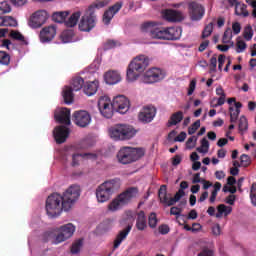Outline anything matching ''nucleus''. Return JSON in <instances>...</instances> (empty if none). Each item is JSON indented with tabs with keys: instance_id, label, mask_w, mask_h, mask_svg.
Wrapping results in <instances>:
<instances>
[{
	"instance_id": "obj_27",
	"label": "nucleus",
	"mask_w": 256,
	"mask_h": 256,
	"mask_svg": "<svg viewBox=\"0 0 256 256\" xmlns=\"http://www.w3.org/2000/svg\"><path fill=\"white\" fill-rule=\"evenodd\" d=\"M183 111H177L170 116L168 120V127H173V125H179L183 121Z\"/></svg>"
},
{
	"instance_id": "obj_14",
	"label": "nucleus",
	"mask_w": 256,
	"mask_h": 256,
	"mask_svg": "<svg viewBox=\"0 0 256 256\" xmlns=\"http://www.w3.org/2000/svg\"><path fill=\"white\" fill-rule=\"evenodd\" d=\"M72 121L78 127H88V125L91 123V114L85 110L75 111L72 115Z\"/></svg>"
},
{
	"instance_id": "obj_1",
	"label": "nucleus",
	"mask_w": 256,
	"mask_h": 256,
	"mask_svg": "<svg viewBox=\"0 0 256 256\" xmlns=\"http://www.w3.org/2000/svg\"><path fill=\"white\" fill-rule=\"evenodd\" d=\"M81 196L79 185H71L63 195L53 193L46 200V213L49 217H59L63 211H69L73 203Z\"/></svg>"
},
{
	"instance_id": "obj_58",
	"label": "nucleus",
	"mask_w": 256,
	"mask_h": 256,
	"mask_svg": "<svg viewBox=\"0 0 256 256\" xmlns=\"http://www.w3.org/2000/svg\"><path fill=\"white\" fill-rule=\"evenodd\" d=\"M170 229L169 226L166 224H163L161 226H159V233H161V235H167V233H169Z\"/></svg>"
},
{
	"instance_id": "obj_51",
	"label": "nucleus",
	"mask_w": 256,
	"mask_h": 256,
	"mask_svg": "<svg viewBox=\"0 0 256 256\" xmlns=\"http://www.w3.org/2000/svg\"><path fill=\"white\" fill-rule=\"evenodd\" d=\"M184 229H185L186 231H193V232L199 231V229H201V224H199V223H194V224L192 225V227L189 226V225H185V226H184Z\"/></svg>"
},
{
	"instance_id": "obj_32",
	"label": "nucleus",
	"mask_w": 256,
	"mask_h": 256,
	"mask_svg": "<svg viewBox=\"0 0 256 256\" xmlns=\"http://www.w3.org/2000/svg\"><path fill=\"white\" fill-rule=\"evenodd\" d=\"M83 85H85V80L82 77H75L72 79V87L73 91H81L83 89Z\"/></svg>"
},
{
	"instance_id": "obj_12",
	"label": "nucleus",
	"mask_w": 256,
	"mask_h": 256,
	"mask_svg": "<svg viewBox=\"0 0 256 256\" xmlns=\"http://www.w3.org/2000/svg\"><path fill=\"white\" fill-rule=\"evenodd\" d=\"M48 19L49 14L45 10H38L30 16L28 25L31 27V29H39L40 27H43L45 23H47Z\"/></svg>"
},
{
	"instance_id": "obj_10",
	"label": "nucleus",
	"mask_w": 256,
	"mask_h": 256,
	"mask_svg": "<svg viewBox=\"0 0 256 256\" xmlns=\"http://www.w3.org/2000/svg\"><path fill=\"white\" fill-rule=\"evenodd\" d=\"M182 197H185V191L183 189H179L173 198H169L167 195V185H161L158 190L160 203L166 205V207H173Z\"/></svg>"
},
{
	"instance_id": "obj_62",
	"label": "nucleus",
	"mask_w": 256,
	"mask_h": 256,
	"mask_svg": "<svg viewBox=\"0 0 256 256\" xmlns=\"http://www.w3.org/2000/svg\"><path fill=\"white\" fill-rule=\"evenodd\" d=\"M207 47H209V40L203 41V42L200 44L198 50L200 51V53H203V51H205V49H207Z\"/></svg>"
},
{
	"instance_id": "obj_20",
	"label": "nucleus",
	"mask_w": 256,
	"mask_h": 256,
	"mask_svg": "<svg viewBox=\"0 0 256 256\" xmlns=\"http://www.w3.org/2000/svg\"><path fill=\"white\" fill-rule=\"evenodd\" d=\"M157 109L154 106H145L143 110L139 113V119L143 123H151L155 118Z\"/></svg>"
},
{
	"instance_id": "obj_6",
	"label": "nucleus",
	"mask_w": 256,
	"mask_h": 256,
	"mask_svg": "<svg viewBox=\"0 0 256 256\" xmlns=\"http://www.w3.org/2000/svg\"><path fill=\"white\" fill-rule=\"evenodd\" d=\"M149 67V57L140 55L133 59L128 65L126 77L130 82L137 81L139 75Z\"/></svg>"
},
{
	"instance_id": "obj_29",
	"label": "nucleus",
	"mask_w": 256,
	"mask_h": 256,
	"mask_svg": "<svg viewBox=\"0 0 256 256\" xmlns=\"http://www.w3.org/2000/svg\"><path fill=\"white\" fill-rule=\"evenodd\" d=\"M79 19H81V11L74 12L68 20L65 21L66 27H75L77 23H79Z\"/></svg>"
},
{
	"instance_id": "obj_4",
	"label": "nucleus",
	"mask_w": 256,
	"mask_h": 256,
	"mask_svg": "<svg viewBox=\"0 0 256 256\" xmlns=\"http://www.w3.org/2000/svg\"><path fill=\"white\" fill-rule=\"evenodd\" d=\"M109 5V0H96L88 6L85 14L81 17L78 24L79 31L83 33H90L95 27H97V14L95 12L103 7Z\"/></svg>"
},
{
	"instance_id": "obj_59",
	"label": "nucleus",
	"mask_w": 256,
	"mask_h": 256,
	"mask_svg": "<svg viewBox=\"0 0 256 256\" xmlns=\"http://www.w3.org/2000/svg\"><path fill=\"white\" fill-rule=\"evenodd\" d=\"M12 5H15V7H23V5L27 4V0H10Z\"/></svg>"
},
{
	"instance_id": "obj_31",
	"label": "nucleus",
	"mask_w": 256,
	"mask_h": 256,
	"mask_svg": "<svg viewBox=\"0 0 256 256\" xmlns=\"http://www.w3.org/2000/svg\"><path fill=\"white\" fill-rule=\"evenodd\" d=\"M68 16V11L55 12L52 15V19L55 21V23H65V19H67Z\"/></svg>"
},
{
	"instance_id": "obj_44",
	"label": "nucleus",
	"mask_w": 256,
	"mask_h": 256,
	"mask_svg": "<svg viewBox=\"0 0 256 256\" xmlns=\"http://www.w3.org/2000/svg\"><path fill=\"white\" fill-rule=\"evenodd\" d=\"M157 214L155 212H152L148 217V225L151 227V229H155L157 227Z\"/></svg>"
},
{
	"instance_id": "obj_23",
	"label": "nucleus",
	"mask_w": 256,
	"mask_h": 256,
	"mask_svg": "<svg viewBox=\"0 0 256 256\" xmlns=\"http://www.w3.org/2000/svg\"><path fill=\"white\" fill-rule=\"evenodd\" d=\"M104 80L107 85H116L121 81V75L117 71H108L104 75Z\"/></svg>"
},
{
	"instance_id": "obj_13",
	"label": "nucleus",
	"mask_w": 256,
	"mask_h": 256,
	"mask_svg": "<svg viewBox=\"0 0 256 256\" xmlns=\"http://www.w3.org/2000/svg\"><path fill=\"white\" fill-rule=\"evenodd\" d=\"M162 79H165V72L160 68H151L145 72L142 81L143 83L151 84L162 81Z\"/></svg>"
},
{
	"instance_id": "obj_35",
	"label": "nucleus",
	"mask_w": 256,
	"mask_h": 256,
	"mask_svg": "<svg viewBox=\"0 0 256 256\" xmlns=\"http://www.w3.org/2000/svg\"><path fill=\"white\" fill-rule=\"evenodd\" d=\"M238 129L242 135L245 133V131H247V129H249V123L247 122V118L245 116L240 117Z\"/></svg>"
},
{
	"instance_id": "obj_7",
	"label": "nucleus",
	"mask_w": 256,
	"mask_h": 256,
	"mask_svg": "<svg viewBox=\"0 0 256 256\" xmlns=\"http://www.w3.org/2000/svg\"><path fill=\"white\" fill-rule=\"evenodd\" d=\"M109 135L114 141H129L137 135V130L127 124H116L109 129Z\"/></svg>"
},
{
	"instance_id": "obj_46",
	"label": "nucleus",
	"mask_w": 256,
	"mask_h": 256,
	"mask_svg": "<svg viewBox=\"0 0 256 256\" xmlns=\"http://www.w3.org/2000/svg\"><path fill=\"white\" fill-rule=\"evenodd\" d=\"M201 127V120H196L189 128H188V135H195L197 129Z\"/></svg>"
},
{
	"instance_id": "obj_2",
	"label": "nucleus",
	"mask_w": 256,
	"mask_h": 256,
	"mask_svg": "<svg viewBox=\"0 0 256 256\" xmlns=\"http://www.w3.org/2000/svg\"><path fill=\"white\" fill-rule=\"evenodd\" d=\"M98 109L106 119L113 117V109L121 115H125L129 111V99L124 95H119L111 103L109 96H101L98 100Z\"/></svg>"
},
{
	"instance_id": "obj_34",
	"label": "nucleus",
	"mask_w": 256,
	"mask_h": 256,
	"mask_svg": "<svg viewBox=\"0 0 256 256\" xmlns=\"http://www.w3.org/2000/svg\"><path fill=\"white\" fill-rule=\"evenodd\" d=\"M9 37L14 41H20L21 43H26L25 36L21 32H19V30H11L9 33Z\"/></svg>"
},
{
	"instance_id": "obj_37",
	"label": "nucleus",
	"mask_w": 256,
	"mask_h": 256,
	"mask_svg": "<svg viewBox=\"0 0 256 256\" xmlns=\"http://www.w3.org/2000/svg\"><path fill=\"white\" fill-rule=\"evenodd\" d=\"M81 247H83V240L79 239L72 244L71 253L73 255H77V253H79L81 251Z\"/></svg>"
},
{
	"instance_id": "obj_43",
	"label": "nucleus",
	"mask_w": 256,
	"mask_h": 256,
	"mask_svg": "<svg viewBox=\"0 0 256 256\" xmlns=\"http://www.w3.org/2000/svg\"><path fill=\"white\" fill-rule=\"evenodd\" d=\"M60 39L63 43H71V41L73 40V34L69 31H64L60 35Z\"/></svg>"
},
{
	"instance_id": "obj_42",
	"label": "nucleus",
	"mask_w": 256,
	"mask_h": 256,
	"mask_svg": "<svg viewBox=\"0 0 256 256\" xmlns=\"http://www.w3.org/2000/svg\"><path fill=\"white\" fill-rule=\"evenodd\" d=\"M6 13H11V5L9 2L4 1L0 3V15H5Z\"/></svg>"
},
{
	"instance_id": "obj_41",
	"label": "nucleus",
	"mask_w": 256,
	"mask_h": 256,
	"mask_svg": "<svg viewBox=\"0 0 256 256\" xmlns=\"http://www.w3.org/2000/svg\"><path fill=\"white\" fill-rule=\"evenodd\" d=\"M198 153H207L209 151V140L203 138L201 140V147L197 148Z\"/></svg>"
},
{
	"instance_id": "obj_50",
	"label": "nucleus",
	"mask_w": 256,
	"mask_h": 256,
	"mask_svg": "<svg viewBox=\"0 0 256 256\" xmlns=\"http://www.w3.org/2000/svg\"><path fill=\"white\" fill-rule=\"evenodd\" d=\"M196 143H197V137L196 136H192V137L188 138V140L186 142L187 149H193L195 147Z\"/></svg>"
},
{
	"instance_id": "obj_49",
	"label": "nucleus",
	"mask_w": 256,
	"mask_h": 256,
	"mask_svg": "<svg viewBox=\"0 0 256 256\" xmlns=\"http://www.w3.org/2000/svg\"><path fill=\"white\" fill-rule=\"evenodd\" d=\"M233 35L231 33V29H227L224 34H223V37H222V43H229L232 39Z\"/></svg>"
},
{
	"instance_id": "obj_11",
	"label": "nucleus",
	"mask_w": 256,
	"mask_h": 256,
	"mask_svg": "<svg viewBox=\"0 0 256 256\" xmlns=\"http://www.w3.org/2000/svg\"><path fill=\"white\" fill-rule=\"evenodd\" d=\"M73 233H75V225L72 223L61 226L57 229V235L53 241L54 245H59V243H63V241H67V239H71V237H73Z\"/></svg>"
},
{
	"instance_id": "obj_30",
	"label": "nucleus",
	"mask_w": 256,
	"mask_h": 256,
	"mask_svg": "<svg viewBox=\"0 0 256 256\" xmlns=\"http://www.w3.org/2000/svg\"><path fill=\"white\" fill-rule=\"evenodd\" d=\"M217 211L218 212L216 213V218L221 219L223 215L227 217V215L231 214V211H233V209L229 206H226L225 204H220L217 206Z\"/></svg>"
},
{
	"instance_id": "obj_61",
	"label": "nucleus",
	"mask_w": 256,
	"mask_h": 256,
	"mask_svg": "<svg viewBox=\"0 0 256 256\" xmlns=\"http://www.w3.org/2000/svg\"><path fill=\"white\" fill-rule=\"evenodd\" d=\"M182 211H183V210H182L181 208L173 206V207L170 209V215H177V216H179V215H181V212H182Z\"/></svg>"
},
{
	"instance_id": "obj_5",
	"label": "nucleus",
	"mask_w": 256,
	"mask_h": 256,
	"mask_svg": "<svg viewBox=\"0 0 256 256\" xmlns=\"http://www.w3.org/2000/svg\"><path fill=\"white\" fill-rule=\"evenodd\" d=\"M121 188V180L114 178L105 181L96 189V197L98 203H106L111 199V195Z\"/></svg>"
},
{
	"instance_id": "obj_47",
	"label": "nucleus",
	"mask_w": 256,
	"mask_h": 256,
	"mask_svg": "<svg viewBox=\"0 0 256 256\" xmlns=\"http://www.w3.org/2000/svg\"><path fill=\"white\" fill-rule=\"evenodd\" d=\"M250 201L256 207V183H253L250 188Z\"/></svg>"
},
{
	"instance_id": "obj_22",
	"label": "nucleus",
	"mask_w": 256,
	"mask_h": 256,
	"mask_svg": "<svg viewBox=\"0 0 256 256\" xmlns=\"http://www.w3.org/2000/svg\"><path fill=\"white\" fill-rule=\"evenodd\" d=\"M163 17L170 23H179L183 21V14L176 10H165Z\"/></svg>"
},
{
	"instance_id": "obj_56",
	"label": "nucleus",
	"mask_w": 256,
	"mask_h": 256,
	"mask_svg": "<svg viewBox=\"0 0 256 256\" xmlns=\"http://www.w3.org/2000/svg\"><path fill=\"white\" fill-rule=\"evenodd\" d=\"M210 71H217V56H213L210 59Z\"/></svg>"
},
{
	"instance_id": "obj_8",
	"label": "nucleus",
	"mask_w": 256,
	"mask_h": 256,
	"mask_svg": "<svg viewBox=\"0 0 256 256\" xmlns=\"http://www.w3.org/2000/svg\"><path fill=\"white\" fill-rule=\"evenodd\" d=\"M145 155V150L143 148H132V147H122L117 153L118 162L122 165H129V163H134V161H139L141 157Z\"/></svg>"
},
{
	"instance_id": "obj_28",
	"label": "nucleus",
	"mask_w": 256,
	"mask_h": 256,
	"mask_svg": "<svg viewBox=\"0 0 256 256\" xmlns=\"http://www.w3.org/2000/svg\"><path fill=\"white\" fill-rule=\"evenodd\" d=\"M62 97L64 99V103L66 105H71L73 103L74 95H73V88L69 86H65L63 92H62Z\"/></svg>"
},
{
	"instance_id": "obj_21",
	"label": "nucleus",
	"mask_w": 256,
	"mask_h": 256,
	"mask_svg": "<svg viewBox=\"0 0 256 256\" xmlns=\"http://www.w3.org/2000/svg\"><path fill=\"white\" fill-rule=\"evenodd\" d=\"M131 229H133V224H128L126 228H124L117 234L114 240V249H119V246L123 243V241L127 239L129 233H131Z\"/></svg>"
},
{
	"instance_id": "obj_54",
	"label": "nucleus",
	"mask_w": 256,
	"mask_h": 256,
	"mask_svg": "<svg viewBox=\"0 0 256 256\" xmlns=\"http://www.w3.org/2000/svg\"><path fill=\"white\" fill-rule=\"evenodd\" d=\"M232 31L234 35H239L241 33V24L239 22H234L232 24Z\"/></svg>"
},
{
	"instance_id": "obj_15",
	"label": "nucleus",
	"mask_w": 256,
	"mask_h": 256,
	"mask_svg": "<svg viewBox=\"0 0 256 256\" xmlns=\"http://www.w3.org/2000/svg\"><path fill=\"white\" fill-rule=\"evenodd\" d=\"M188 11L191 21H201L205 15V7L197 2H190Z\"/></svg>"
},
{
	"instance_id": "obj_25",
	"label": "nucleus",
	"mask_w": 256,
	"mask_h": 256,
	"mask_svg": "<svg viewBox=\"0 0 256 256\" xmlns=\"http://www.w3.org/2000/svg\"><path fill=\"white\" fill-rule=\"evenodd\" d=\"M136 228L138 231H145L147 229V216H145V211H140L137 214Z\"/></svg>"
},
{
	"instance_id": "obj_38",
	"label": "nucleus",
	"mask_w": 256,
	"mask_h": 256,
	"mask_svg": "<svg viewBox=\"0 0 256 256\" xmlns=\"http://www.w3.org/2000/svg\"><path fill=\"white\" fill-rule=\"evenodd\" d=\"M18 23L12 16H4V27H17Z\"/></svg>"
},
{
	"instance_id": "obj_57",
	"label": "nucleus",
	"mask_w": 256,
	"mask_h": 256,
	"mask_svg": "<svg viewBox=\"0 0 256 256\" xmlns=\"http://www.w3.org/2000/svg\"><path fill=\"white\" fill-rule=\"evenodd\" d=\"M196 86H197V81L191 80V82L189 84V89H188V95L189 96L193 95Z\"/></svg>"
},
{
	"instance_id": "obj_55",
	"label": "nucleus",
	"mask_w": 256,
	"mask_h": 256,
	"mask_svg": "<svg viewBox=\"0 0 256 256\" xmlns=\"http://www.w3.org/2000/svg\"><path fill=\"white\" fill-rule=\"evenodd\" d=\"M185 139H187V133L180 132V134L174 138V142L175 143H177V142L183 143V141H185Z\"/></svg>"
},
{
	"instance_id": "obj_60",
	"label": "nucleus",
	"mask_w": 256,
	"mask_h": 256,
	"mask_svg": "<svg viewBox=\"0 0 256 256\" xmlns=\"http://www.w3.org/2000/svg\"><path fill=\"white\" fill-rule=\"evenodd\" d=\"M198 256H213V250H210L208 248H204Z\"/></svg>"
},
{
	"instance_id": "obj_63",
	"label": "nucleus",
	"mask_w": 256,
	"mask_h": 256,
	"mask_svg": "<svg viewBox=\"0 0 256 256\" xmlns=\"http://www.w3.org/2000/svg\"><path fill=\"white\" fill-rule=\"evenodd\" d=\"M12 43H11V40L9 39H4L2 40V44H1V47H5L8 51L11 49Z\"/></svg>"
},
{
	"instance_id": "obj_26",
	"label": "nucleus",
	"mask_w": 256,
	"mask_h": 256,
	"mask_svg": "<svg viewBox=\"0 0 256 256\" xmlns=\"http://www.w3.org/2000/svg\"><path fill=\"white\" fill-rule=\"evenodd\" d=\"M235 107L230 106L229 112H230V121L232 123H237V119H239V114L241 113V107H243V104L241 102H235Z\"/></svg>"
},
{
	"instance_id": "obj_64",
	"label": "nucleus",
	"mask_w": 256,
	"mask_h": 256,
	"mask_svg": "<svg viewBox=\"0 0 256 256\" xmlns=\"http://www.w3.org/2000/svg\"><path fill=\"white\" fill-rule=\"evenodd\" d=\"M221 105H225V96H220L217 103L214 104L213 107H221Z\"/></svg>"
},
{
	"instance_id": "obj_9",
	"label": "nucleus",
	"mask_w": 256,
	"mask_h": 256,
	"mask_svg": "<svg viewBox=\"0 0 256 256\" xmlns=\"http://www.w3.org/2000/svg\"><path fill=\"white\" fill-rule=\"evenodd\" d=\"M139 193V189L135 187H130L126 189L124 192L120 193L109 205V211H119L121 207H125V205H129L131 203V199L133 197H137Z\"/></svg>"
},
{
	"instance_id": "obj_19",
	"label": "nucleus",
	"mask_w": 256,
	"mask_h": 256,
	"mask_svg": "<svg viewBox=\"0 0 256 256\" xmlns=\"http://www.w3.org/2000/svg\"><path fill=\"white\" fill-rule=\"evenodd\" d=\"M54 118L56 119L57 123H60V125H71V110L61 108L55 112Z\"/></svg>"
},
{
	"instance_id": "obj_18",
	"label": "nucleus",
	"mask_w": 256,
	"mask_h": 256,
	"mask_svg": "<svg viewBox=\"0 0 256 256\" xmlns=\"http://www.w3.org/2000/svg\"><path fill=\"white\" fill-rule=\"evenodd\" d=\"M70 130L66 126H58L53 131V137L58 145H61L67 141Z\"/></svg>"
},
{
	"instance_id": "obj_45",
	"label": "nucleus",
	"mask_w": 256,
	"mask_h": 256,
	"mask_svg": "<svg viewBox=\"0 0 256 256\" xmlns=\"http://www.w3.org/2000/svg\"><path fill=\"white\" fill-rule=\"evenodd\" d=\"M213 33V22H210L208 25L205 26L202 32V39H206Z\"/></svg>"
},
{
	"instance_id": "obj_24",
	"label": "nucleus",
	"mask_w": 256,
	"mask_h": 256,
	"mask_svg": "<svg viewBox=\"0 0 256 256\" xmlns=\"http://www.w3.org/2000/svg\"><path fill=\"white\" fill-rule=\"evenodd\" d=\"M99 89V82L97 80H94L92 82H87L84 85V93L88 97H91L97 93V90Z\"/></svg>"
},
{
	"instance_id": "obj_33",
	"label": "nucleus",
	"mask_w": 256,
	"mask_h": 256,
	"mask_svg": "<svg viewBox=\"0 0 256 256\" xmlns=\"http://www.w3.org/2000/svg\"><path fill=\"white\" fill-rule=\"evenodd\" d=\"M235 15L238 17H249V11H247V5L239 3L235 7Z\"/></svg>"
},
{
	"instance_id": "obj_3",
	"label": "nucleus",
	"mask_w": 256,
	"mask_h": 256,
	"mask_svg": "<svg viewBox=\"0 0 256 256\" xmlns=\"http://www.w3.org/2000/svg\"><path fill=\"white\" fill-rule=\"evenodd\" d=\"M141 30L149 33L152 39L162 41H177L181 39V27H163L155 22H145L141 25Z\"/></svg>"
},
{
	"instance_id": "obj_17",
	"label": "nucleus",
	"mask_w": 256,
	"mask_h": 256,
	"mask_svg": "<svg viewBox=\"0 0 256 256\" xmlns=\"http://www.w3.org/2000/svg\"><path fill=\"white\" fill-rule=\"evenodd\" d=\"M55 35H57V28L55 26H46L40 31L39 38L41 43H50L55 39Z\"/></svg>"
},
{
	"instance_id": "obj_16",
	"label": "nucleus",
	"mask_w": 256,
	"mask_h": 256,
	"mask_svg": "<svg viewBox=\"0 0 256 256\" xmlns=\"http://www.w3.org/2000/svg\"><path fill=\"white\" fill-rule=\"evenodd\" d=\"M123 7V2H116L114 5L110 6L103 14L102 21L104 25H110L112 19L121 11Z\"/></svg>"
},
{
	"instance_id": "obj_39",
	"label": "nucleus",
	"mask_w": 256,
	"mask_h": 256,
	"mask_svg": "<svg viewBox=\"0 0 256 256\" xmlns=\"http://www.w3.org/2000/svg\"><path fill=\"white\" fill-rule=\"evenodd\" d=\"M243 37L246 41H251L253 39V27H251V25H247L244 28Z\"/></svg>"
},
{
	"instance_id": "obj_36",
	"label": "nucleus",
	"mask_w": 256,
	"mask_h": 256,
	"mask_svg": "<svg viewBox=\"0 0 256 256\" xmlns=\"http://www.w3.org/2000/svg\"><path fill=\"white\" fill-rule=\"evenodd\" d=\"M96 157L94 154H73L72 156V167H77L79 166V159H81V157Z\"/></svg>"
},
{
	"instance_id": "obj_52",
	"label": "nucleus",
	"mask_w": 256,
	"mask_h": 256,
	"mask_svg": "<svg viewBox=\"0 0 256 256\" xmlns=\"http://www.w3.org/2000/svg\"><path fill=\"white\" fill-rule=\"evenodd\" d=\"M237 53H242V51H245L247 49V43L245 41L240 40L237 42Z\"/></svg>"
},
{
	"instance_id": "obj_40",
	"label": "nucleus",
	"mask_w": 256,
	"mask_h": 256,
	"mask_svg": "<svg viewBox=\"0 0 256 256\" xmlns=\"http://www.w3.org/2000/svg\"><path fill=\"white\" fill-rule=\"evenodd\" d=\"M0 63L1 65H9L11 63V56L5 51H0Z\"/></svg>"
},
{
	"instance_id": "obj_48",
	"label": "nucleus",
	"mask_w": 256,
	"mask_h": 256,
	"mask_svg": "<svg viewBox=\"0 0 256 256\" xmlns=\"http://www.w3.org/2000/svg\"><path fill=\"white\" fill-rule=\"evenodd\" d=\"M240 163L242 167H249L251 165V158L247 154H242L240 156Z\"/></svg>"
},
{
	"instance_id": "obj_53",
	"label": "nucleus",
	"mask_w": 256,
	"mask_h": 256,
	"mask_svg": "<svg viewBox=\"0 0 256 256\" xmlns=\"http://www.w3.org/2000/svg\"><path fill=\"white\" fill-rule=\"evenodd\" d=\"M225 55L224 54H220L218 56V69L219 71H223V65H225Z\"/></svg>"
}]
</instances>
